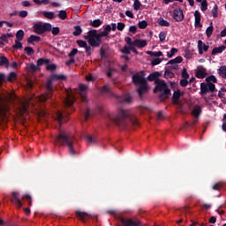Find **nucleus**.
Returning <instances> with one entry per match:
<instances>
[{
	"mask_svg": "<svg viewBox=\"0 0 226 226\" xmlns=\"http://www.w3.org/2000/svg\"><path fill=\"white\" fill-rule=\"evenodd\" d=\"M76 215L81 220V222H86V216H89V215L86 212L76 211Z\"/></svg>",
	"mask_w": 226,
	"mask_h": 226,
	"instance_id": "nucleus-25",
	"label": "nucleus"
},
{
	"mask_svg": "<svg viewBox=\"0 0 226 226\" xmlns=\"http://www.w3.org/2000/svg\"><path fill=\"white\" fill-rule=\"evenodd\" d=\"M182 78L185 79V80H189V79H190V74H189L186 67L183 68Z\"/></svg>",
	"mask_w": 226,
	"mask_h": 226,
	"instance_id": "nucleus-35",
	"label": "nucleus"
},
{
	"mask_svg": "<svg viewBox=\"0 0 226 226\" xmlns=\"http://www.w3.org/2000/svg\"><path fill=\"white\" fill-rule=\"evenodd\" d=\"M102 24H103V21H102L100 19H95V20L90 22V26H92V27H100V26H102Z\"/></svg>",
	"mask_w": 226,
	"mask_h": 226,
	"instance_id": "nucleus-34",
	"label": "nucleus"
},
{
	"mask_svg": "<svg viewBox=\"0 0 226 226\" xmlns=\"http://www.w3.org/2000/svg\"><path fill=\"white\" fill-rule=\"evenodd\" d=\"M80 34H82V27H80V26H74L73 35L80 36Z\"/></svg>",
	"mask_w": 226,
	"mask_h": 226,
	"instance_id": "nucleus-32",
	"label": "nucleus"
},
{
	"mask_svg": "<svg viewBox=\"0 0 226 226\" xmlns=\"http://www.w3.org/2000/svg\"><path fill=\"white\" fill-rule=\"evenodd\" d=\"M55 142L60 146H67L71 156H75V154H79L75 149V144H77L75 136L66 131H60L59 134L55 138Z\"/></svg>",
	"mask_w": 226,
	"mask_h": 226,
	"instance_id": "nucleus-2",
	"label": "nucleus"
},
{
	"mask_svg": "<svg viewBox=\"0 0 226 226\" xmlns=\"http://www.w3.org/2000/svg\"><path fill=\"white\" fill-rule=\"evenodd\" d=\"M12 202H14L15 206L19 208L22 207V201L19 198V192H12Z\"/></svg>",
	"mask_w": 226,
	"mask_h": 226,
	"instance_id": "nucleus-18",
	"label": "nucleus"
},
{
	"mask_svg": "<svg viewBox=\"0 0 226 226\" xmlns=\"http://www.w3.org/2000/svg\"><path fill=\"white\" fill-rule=\"evenodd\" d=\"M10 110V106L0 98V117L4 119L6 113Z\"/></svg>",
	"mask_w": 226,
	"mask_h": 226,
	"instance_id": "nucleus-9",
	"label": "nucleus"
},
{
	"mask_svg": "<svg viewBox=\"0 0 226 226\" xmlns=\"http://www.w3.org/2000/svg\"><path fill=\"white\" fill-rule=\"evenodd\" d=\"M104 30L102 33H99L101 38H103L104 36H109V33L112 31V27L108 25L106 26H103Z\"/></svg>",
	"mask_w": 226,
	"mask_h": 226,
	"instance_id": "nucleus-24",
	"label": "nucleus"
},
{
	"mask_svg": "<svg viewBox=\"0 0 226 226\" xmlns=\"http://www.w3.org/2000/svg\"><path fill=\"white\" fill-rule=\"evenodd\" d=\"M143 82H141L140 87L137 89L139 97L141 98L145 93H147V81L144 76H142Z\"/></svg>",
	"mask_w": 226,
	"mask_h": 226,
	"instance_id": "nucleus-13",
	"label": "nucleus"
},
{
	"mask_svg": "<svg viewBox=\"0 0 226 226\" xmlns=\"http://www.w3.org/2000/svg\"><path fill=\"white\" fill-rule=\"evenodd\" d=\"M222 187H223V183L222 182H217L216 184H215L213 185V189L215 191H221L222 190Z\"/></svg>",
	"mask_w": 226,
	"mask_h": 226,
	"instance_id": "nucleus-41",
	"label": "nucleus"
},
{
	"mask_svg": "<svg viewBox=\"0 0 226 226\" xmlns=\"http://www.w3.org/2000/svg\"><path fill=\"white\" fill-rule=\"evenodd\" d=\"M195 77L197 79H206V77H207V72L206 67H203L202 65L198 67L195 72Z\"/></svg>",
	"mask_w": 226,
	"mask_h": 226,
	"instance_id": "nucleus-15",
	"label": "nucleus"
},
{
	"mask_svg": "<svg viewBox=\"0 0 226 226\" xmlns=\"http://www.w3.org/2000/svg\"><path fill=\"white\" fill-rule=\"evenodd\" d=\"M198 49H199V53L200 55H203L204 53V48H203V41L200 40L198 41Z\"/></svg>",
	"mask_w": 226,
	"mask_h": 226,
	"instance_id": "nucleus-40",
	"label": "nucleus"
},
{
	"mask_svg": "<svg viewBox=\"0 0 226 226\" xmlns=\"http://www.w3.org/2000/svg\"><path fill=\"white\" fill-rule=\"evenodd\" d=\"M122 226H141L139 222H134L132 219L121 218Z\"/></svg>",
	"mask_w": 226,
	"mask_h": 226,
	"instance_id": "nucleus-16",
	"label": "nucleus"
},
{
	"mask_svg": "<svg viewBox=\"0 0 226 226\" xmlns=\"http://www.w3.org/2000/svg\"><path fill=\"white\" fill-rule=\"evenodd\" d=\"M158 77H160V72L158 71H154V72H150L148 74L147 80H149V82H154L156 84V80H158Z\"/></svg>",
	"mask_w": 226,
	"mask_h": 226,
	"instance_id": "nucleus-20",
	"label": "nucleus"
},
{
	"mask_svg": "<svg viewBox=\"0 0 226 226\" xmlns=\"http://www.w3.org/2000/svg\"><path fill=\"white\" fill-rule=\"evenodd\" d=\"M38 70V67L34 64H29L26 65V72H29V73H34Z\"/></svg>",
	"mask_w": 226,
	"mask_h": 226,
	"instance_id": "nucleus-28",
	"label": "nucleus"
},
{
	"mask_svg": "<svg viewBox=\"0 0 226 226\" xmlns=\"http://www.w3.org/2000/svg\"><path fill=\"white\" fill-rule=\"evenodd\" d=\"M157 24L160 26H170V23L169 21H166L165 19H163V18H159Z\"/></svg>",
	"mask_w": 226,
	"mask_h": 226,
	"instance_id": "nucleus-29",
	"label": "nucleus"
},
{
	"mask_svg": "<svg viewBox=\"0 0 226 226\" xmlns=\"http://www.w3.org/2000/svg\"><path fill=\"white\" fill-rule=\"evenodd\" d=\"M201 112H202V107L200 105H196V107H194L192 112V115L194 116V117H196L197 119H199Z\"/></svg>",
	"mask_w": 226,
	"mask_h": 226,
	"instance_id": "nucleus-22",
	"label": "nucleus"
},
{
	"mask_svg": "<svg viewBox=\"0 0 226 226\" xmlns=\"http://www.w3.org/2000/svg\"><path fill=\"white\" fill-rule=\"evenodd\" d=\"M141 3L139 0H135L133 3V8L134 10H139L140 6H141Z\"/></svg>",
	"mask_w": 226,
	"mask_h": 226,
	"instance_id": "nucleus-56",
	"label": "nucleus"
},
{
	"mask_svg": "<svg viewBox=\"0 0 226 226\" xmlns=\"http://www.w3.org/2000/svg\"><path fill=\"white\" fill-rule=\"evenodd\" d=\"M206 82H202L200 84V93L201 96H205V94H207V93H215L216 87L215 84H217L218 79L215 74H210V76H207Z\"/></svg>",
	"mask_w": 226,
	"mask_h": 226,
	"instance_id": "nucleus-4",
	"label": "nucleus"
},
{
	"mask_svg": "<svg viewBox=\"0 0 226 226\" xmlns=\"http://www.w3.org/2000/svg\"><path fill=\"white\" fill-rule=\"evenodd\" d=\"M164 74L166 79H174L175 77V72H173V71H170V69H166Z\"/></svg>",
	"mask_w": 226,
	"mask_h": 226,
	"instance_id": "nucleus-31",
	"label": "nucleus"
},
{
	"mask_svg": "<svg viewBox=\"0 0 226 226\" xmlns=\"http://www.w3.org/2000/svg\"><path fill=\"white\" fill-rule=\"evenodd\" d=\"M213 32H214V26H213V23H210V26H208L206 30L207 37H211Z\"/></svg>",
	"mask_w": 226,
	"mask_h": 226,
	"instance_id": "nucleus-36",
	"label": "nucleus"
},
{
	"mask_svg": "<svg viewBox=\"0 0 226 226\" xmlns=\"http://www.w3.org/2000/svg\"><path fill=\"white\" fill-rule=\"evenodd\" d=\"M102 93H106V94L110 93V85L109 84L104 85L102 88Z\"/></svg>",
	"mask_w": 226,
	"mask_h": 226,
	"instance_id": "nucleus-48",
	"label": "nucleus"
},
{
	"mask_svg": "<svg viewBox=\"0 0 226 226\" xmlns=\"http://www.w3.org/2000/svg\"><path fill=\"white\" fill-rule=\"evenodd\" d=\"M147 54L150 56H162L163 55L162 51H147Z\"/></svg>",
	"mask_w": 226,
	"mask_h": 226,
	"instance_id": "nucleus-33",
	"label": "nucleus"
},
{
	"mask_svg": "<svg viewBox=\"0 0 226 226\" xmlns=\"http://www.w3.org/2000/svg\"><path fill=\"white\" fill-rule=\"evenodd\" d=\"M133 102V98L130 94H126L122 100L123 103H132Z\"/></svg>",
	"mask_w": 226,
	"mask_h": 226,
	"instance_id": "nucleus-37",
	"label": "nucleus"
},
{
	"mask_svg": "<svg viewBox=\"0 0 226 226\" xmlns=\"http://www.w3.org/2000/svg\"><path fill=\"white\" fill-rule=\"evenodd\" d=\"M58 17L62 20H66V17H68V14L65 12V11H60L58 13Z\"/></svg>",
	"mask_w": 226,
	"mask_h": 226,
	"instance_id": "nucleus-46",
	"label": "nucleus"
},
{
	"mask_svg": "<svg viewBox=\"0 0 226 226\" xmlns=\"http://www.w3.org/2000/svg\"><path fill=\"white\" fill-rule=\"evenodd\" d=\"M75 102V94L73 92L66 90V98L64 99V103L67 107H72Z\"/></svg>",
	"mask_w": 226,
	"mask_h": 226,
	"instance_id": "nucleus-11",
	"label": "nucleus"
},
{
	"mask_svg": "<svg viewBox=\"0 0 226 226\" xmlns=\"http://www.w3.org/2000/svg\"><path fill=\"white\" fill-rule=\"evenodd\" d=\"M85 40H87L91 47H100L102 45V36L96 30H90L87 34L85 35Z\"/></svg>",
	"mask_w": 226,
	"mask_h": 226,
	"instance_id": "nucleus-6",
	"label": "nucleus"
},
{
	"mask_svg": "<svg viewBox=\"0 0 226 226\" xmlns=\"http://www.w3.org/2000/svg\"><path fill=\"white\" fill-rule=\"evenodd\" d=\"M55 118L57 120L59 124H63V123H66L68 121L66 118H64V116L63 115V113L61 111H57L56 113Z\"/></svg>",
	"mask_w": 226,
	"mask_h": 226,
	"instance_id": "nucleus-21",
	"label": "nucleus"
},
{
	"mask_svg": "<svg viewBox=\"0 0 226 226\" xmlns=\"http://www.w3.org/2000/svg\"><path fill=\"white\" fill-rule=\"evenodd\" d=\"M29 13L27 12V11H20L19 15L22 18V19H26V17H27Z\"/></svg>",
	"mask_w": 226,
	"mask_h": 226,
	"instance_id": "nucleus-61",
	"label": "nucleus"
},
{
	"mask_svg": "<svg viewBox=\"0 0 226 226\" xmlns=\"http://www.w3.org/2000/svg\"><path fill=\"white\" fill-rule=\"evenodd\" d=\"M194 18H195V23H194L195 27L202 28L201 14L199 10H195Z\"/></svg>",
	"mask_w": 226,
	"mask_h": 226,
	"instance_id": "nucleus-17",
	"label": "nucleus"
},
{
	"mask_svg": "<svg viewBox=\"0 0 226 226\" xmlns=\"http://www.w3.org/2000/svg\"><path fill=\"white\" fill-rule=\"evenodd\" d=\"M54 80H66V76L63 74H52L50 79L46 83L45 94H41L37 98L34 95L28 99H18V109L21 116H24V114L27 113V105H29V103L34 105V102H43L52 98V93L54 92V85H52V82H54Z\"/></svg>",
	"mask_w": 226,
	"mask_h": 226,
	"instance_id": "nucleus-1",
	"label": "nucleus"
},
{
	"mask_svg": "<svg viewBox=\"0 0 226 226\" xmlns=\"http://www.w3.org/2000/svg\"><path fill=\"white\" fill-rule=\"evenodd\" d=\"M166 37H167V32H160L159 39L161 42H164Z\"/></svg>",
	"mask_w": 226,
	"mask_h": 226,
	"instance_id": "nucleus-49",
	"label": "nucleus"
},
{
	"mask_svg": "<svg viewBox=\"0 0 226 226\" xmlns=\"http://www.w3.org/2000/svg\"><path fill=\"white\" fill-rule=\"evenodd\" d=\"M21 41L16 40L15 44L12 46V49H22V42Z\"/></svg>",
	"mask_w": 226,
	"mask_h": 226,
	"instance_id": "nucleus-55",
	"label": "nucleus"
},
{
	"mask_svg": "<svg viewBox=\"0 0 226 226\" xmlns=\"http://www.w3.org/2000/svg\"><path fill=\"white\" fill-rule=\"evenodd\" d=\"M34 30L36 34H43L46 31L52 30V25L50 23H37L34 26Z\"/></svg>",
	"mask_w": 226,
	"mask_h": 226,
	"instance_id": "nucleus-7",
	"label": "nucleus"
},
{
	"mask_svg": "<svg viewBox=\"0 0 226 226\" xmlns=\"http://www.w3.org/2000/svg\"><path fill=\"white\" fill-rule=\"evenodd\" d=\"M132 51H133V53H136V55H139V51L136 48V44H135V41H132Z\"/></svg>",
	"mask_w": 226,
	"mask_h": 226,
	"instance_id": "nucleus-62",
	"label": "nucleus"
},
{
	"mask_svg": "<svg viewBox=\"0 0 226 226\" xmlns=\"http://www.w3.org/2000/svg\"><path fill=\"white\" fill-rule=\"evenodd\" d=\"M87 86L85 84L79 85V89L78 93L81 96L82 102H87Z\"/></svg>",
	"mask_w": 226,
	"mask_h": 226,
	"instance_id": "nucleus-14",
	"label": "nucleus"
},
{
	"mask_svg": "<svg viewBox=\"0 0 226 226\" xmlns=\"http://www.w3.org/2000/svg\"><path fill=\"white\" fill-rule=\"evenodd\" d=\"M226 49V46H219L218 48H214L212 49V55H216L217 53H222Z\"/></svg>",
	"mask_w": 226,
	"mask_h": 226,
	"instance_id": "nucleus-26",
	"label": "nucleus"
},
{
	"mask_svg": "<svg viewBox=\"0 0 226 226\" xmlns=\"http://www.w3.org/2000/svg\"><path fill=\"white\" fill-rule=\"evenodd\" d=\"M117 28L120 32H123V30H124V28H125V24L124 23H117Z\"/></svg>",
	"mask_w": 226,
	"mask_h": 226,
	"instance_id": "nucleus-60",
	"label": "nucleus"
},
{
	"mask_svg": "<svg viewBox=\"0 0 226 226\" xmlns=\"http://www.w3.org/2000/svg\"><path fill=\"white\" fill-rule=\"evenodd\" d=\"M6 64H10V61L5 57L4 55L0 56V66H4Z\"/></svg>",
	"mask_w": 226,
	"mask_h": 226,
	"instance_id": "nucleus-30",
	"label": "nucleus"
},
{
	"mask_svg": "<svg viewBox=\"0 0 226 226\" xmlns=\"http://www.w3.org/2000/svg\"><path fill=\"white\" fill-rule=\"evenodd\" d=\"M115 124H118L119 126H128L129 124L139 126V123L137 117L132 115L130 110L120 109L117 112V117H115Z\"/></svg>",
	"mask_w": 226,
	"mask_h": 226,
	"instance_id": "nucleus-3",
	"label": "nucleus"
},
{
	"mask_svg": "<svg viewBox=\"0 0 226 226\" xmlns=\"http://www.w3.org/2000/svg\"><path fill=\"white\" fill-rule=\"evenodd\" d=\"M218 72L222 79H226V65H221V67L218 69Z\"/></svg>",
	"mask_w": 226,
	"mask_h": 226,
	"instance_id": "nucleus-27",
	"label": "nucleus"
},
{
	"mask_svg": "<svg viewBox=\"0 0 226 226\" xmlns=\"http://www.w3.org/2000/svg\"><path fill=\"white\" fill-rule=\"evenodd\" d=\"M28 43H33L34 41H40V36H36V35H31L28 38Z\"/></svg>",
	"mask_w": 226,
	"mask_h": 226,
	"instance_id": "nucleus-43",
	"label": "nucleus"
},
{
	"mask_svg": "<svg viewBox=\"0 0 226 226\" xmlns=\"http://www.w3.org/2000/svg\"><path fill=\"white\" fill-rule=\"evenodd\" d=\"M155 85L156 87L154 89V93H161L159 98L162 102L167 100L171 95L170 87L167 86L166 82H164V79H160V76L155 80Z\"/></svg>",
	"mask_w": 226,
	"mask_h": 226,
	"instance_id": "nucleus-5",
	"label": "nucleus"
},
{
	"mask_svg": "<svg viewBox=\"0 0 226 226\" xmlns=\"http://www.w3.org/2000/svg\"><path fill=\"white\" fill-rule=\"evenodd\" d=\"M14 79H17V73L15 72H11L9 74V77H6L7 82H11V80H13Z\"/></svg>",
	"mask_w": 226,
	"mask_h": 226,
	"instance_id": "nucleus-47",
	"label": "nucleus"
},
{
	"mask_svg": "<svg viewBox=\"0 0 226 226\" xmlns=\"http://www.w3.org/2000/svg\"><path fill=\"white\" fill-rule=\"evenodd\" d=\"M25 52L27 54V56H33L34 54V49L31 47L25 48Z\"/></svg>",
	"mask_w": 226,
	"mask_h": 226,
	"instance_id": "nucleus-52",
	"label": "nucleus"
},
{
	"mask_svg": "<svg viewBox=\"0 0 226 226\" xmlns=\"http://www.w3.org/2000/svg\"><path fill=\"white\" fill-rule=\"evenodd\" d=\"M3 82H7L4 73H0V86H3Z\"/></svg>",
	"mask_w": 226,
	"mask_h": 226,
	"instance_id": "nucleus-57",
	"label": "nucleus"
},
{
	"mask_svg": "<svg viewBox=\"0 0 226 226\" xmlns=\"http://www.w3.org/2000/svg\"><path fill=\"white\" fill-rule=\"evenodd\" d=\"M173 18L177 22L184 21L185 16L182 8H175L173 10Z\"/></svg>",
	"mask_w": 226,
	"mask_h": 226,
	"instance_id": "nucleus-10",
	"label": "nucleus"
},
{
	"mask_svg": "<svg viewBox=\"0 0 226 226\" xmlns=\"http://www.w3.org/2000/svg\"><path fill=\"white\" fill-rule=\"evenodd\" d=\"M134 44L136 45V48H146V46H147V41L141 39H135Z\"/></svg>",
	"mask_w": 226,
	"mask_h": 226,
	"instance_id": "nucleus-23",
	"label": "nucleus"
},
{
	"mask_svg": "<svg viewBox=\"0 0 226 226\" xmlns=\"http://www.w3.org/2000/svg\"><path fill=\"white\" fill-rule=\"evenodd\" d=\"M132 37H125V42L128 44L129 51L131 53L132 46Z\"/></svg>",
	"mask_w": 226,
	"mask_h": 226,
	"instance_id": "nucleus-50",
	"label": "nucleus"
},
{
	"mask_svg": "<svg viewBox=\"0 0 226 226\" xmlns=\"http://www.w3.org/2000/svg\"><path fill=\"white\" fill-rule=\"evenodd\" d=\"M181 62H183V56H178L175 58H172L171 60H169V62H167V65H169V67H171L172 69H177L178 64H180Z\"/></svg>",
	"mask_w": 226,
	"mask_h": 226,
	"instance_id": "nucleus-12",
	"label": "nucleus"
},
{
	"mask_svg": "<svg viewBox=\"0 0 226 226\" xmlns=\"http://www.w3.org/2000/svg\"><path fill=\"white\" fill-rule=\"evenodd\" d=\"M132 82L136 86L139 84L141 86V82H144L143 76L139 74V72H136L135 74L132 75Z\"/></svg>",
	"mask_w": 226,
	"mask_h": 226,
	"instance_id": "nucleus-19",
	"label": "nucleus"
},
{
	"mask_svg": "<svg viewBox=\"0 0 226 226\" xmlns=\"http://www.w3.org/2000/svg\"><path fill=\"white\" fill-rule=\"evenodd\" d=\"M16 38L19 41L24 40V30L18 31L17 34H16Z\"/></svg>",
	"mask_w": 226,
	"mask_h": 226,
	"instance_id": "nucleus-44",
	"label": "nucleus"
},
{
	"mask_svg": "<svg viewBox=\"0 0 226 226\" xmlns=\"http://www.w3.org/2000/svg\"><path fill=\"white\" fill-rule=\"evenodd\" d=\"M77 43L79 47H82L83 49H85V47H87V42H86L85 41H77Z\"/></svg>",
	"mask_w": 226,
	"mask_h": 226,
	"instance_id": "nucleus-59",
	"label": "nucleus"
},
{
	"mask_svg": "<svg viewBox=\"0 0 226 226\" xmlns=\"http://www.w3.org/2000/svg\"><path fill=\"white\" fill-rule=\"evenodd\" d=\"M181 87H187L189 86L190 82L189 79H185V78H182L179 82Z\"/></svg>",
	"mask_w": 226,
	"mask_h": 226,
	"instance_id": "nucleus-39",
	"label": "nucleus"
},
{
	"mask_svg": "<svg viewBox=\"0 0 226 226\" xmlns=\"http://www.w3.org/2000/svg\"><path fill=\"white\" fill-rule=\"evenodd\" d=\"M138 26H139V28H140L141 30H144L147 26V21H139Z\"/></svg>",
	"mask_w": 226,
	"mask_h": 226,
	"instance_id": "nucleus-53",
	"label": "nucleus"
},
{
	"mask_svg": "<svg viewBox=\"0 0 226 226\" xmlns=\"http://www.w3.org/2000/svg\"><path fill=\"white\" fill-rule=\"evenodd\" d=\"M122 53H124L125 55H130V49L128 46H124V48L121 49Z\"/></svg>",
	"mask_w": 226,
	"mask_h": 226,
	"instance_id": "nucleus-63",
	"label": "nucleus"
},
{
	"mask_svg": "<svg viewBox=\"0 0 226 226\" xmlns=\"http://www.w3.org/2000/svg\"><path fill=\"white\" fill-rule=\"evenodd\" d=\"M162 63V58H160V56H156V58H154V60H152L151 64L152 65H158V64Z\"/></svg>",
	"mask_w": 226,
	"mask_h": 226,
	"instance_id": "nucleus-54",
	"label": "nucleus"
},
{
	"mask_svg": "<svg viewBox=\"0 0 226 226\" xmlns=\"http://www.w3.org/2000/svg\"><path fill=\"white\" fill-rule=\"evenodd\" d=\"M224 93H226V89H225V87H222V88L221 89V91H219V93H218L219 98H223Z\"/></svg>",
	"mask_w": 226,
	"mask_h": 226,
	"instance_id": "nucleus-64",
	"label": "nucleus"
},
{
	"mask_svg": "<svg viewBox=\"0 0 226 226\" xmlns=\"http://www.w3.org/2000/svg\"><path fill=\"white\" fill-rule=\"evenodd\" d=\"M177 51H178L177 48H172L170 49V51H168L167 56H169V58H172V56H174V55H176V53H177Z\"/></svg>",
	"mask_w": 226,
	"mask_h": 226,
	"instance_id": "nucleus-42",
	"label": "nucleus"
},
{
	"mask_svg": "<svg viewBox=\"0 0 226 226\" xmlns=\"http://www.w3.org/2000/svg\"><path fill=\"white\" fill-rule=\"evenodd\" d=\"M15 98H17V96L14 94H8L5 97V100L13 101Z\"/></svg>",
	"mask_w": 226,
	"mask_h": 226,
	"instance_id": "nucleus-58",
	"label": "nucleus"
},
{
	"mask_svg": "<svg viewBox=\"0 0 226 226\" xmlns=\"http://www.w3.org/2000/svg\"><path fill=\"white\" fill-rule=\"evenodd\" d=\"M42 15L43 17H45L46 19H49L50 20L54 19V12L52 11H43Z\"/></svg>",
	"mask_w": 226,
	"mask_h": 226,
	"instance_id": "nucleus-38",
	"label": "nucleus"
},
{
	"mask_svg": "<svg viewBox=\"0 0 226 226\" xmlns=\"http://www.w3.org/2000/svg\"><path fill=\"white\" fill-rule=\"evenodd\" d=\"M185 93L177 89L173 93L172 102L174 105H178V107H183V103L181 102V96H184Z\"/></svg>",
	"mask_w": 226,
	"mask_h": 226,
	"instance_id": "nucleus-8",
	"label": "nucleus"
},
{
	"mask_svg": "<svg viewBox=\"0 0 226 226\" xmlns=\"http://www.w3.org/2000/svg\"><path fill=\"white\" fill-rule=\"evenodd\" d=\"M207 6H208L207 1V0H202L201 1V6H200L202 11H205L206 10H207Z\"/></svg>",
	"mask_w": 226,
	"mask_h": 226,
	"instance_id": "nucleus-51",
	"label": "nucleus"
},
{
	"mask_svg": "<svg viewBox=\"0 0 226 226\" xmlns=\"http://www.w3.org/2000/svg\"><path fill=\"white\" fill-rule=\"evenodd\" d=\"M218 10H219V6L218 4H215L212 8V15L213 17H218Z\"/></svg>",
	"mask_w": 226,
	"mask_h": 226,
	"instance_id": "nucleus-45",
	"label": "nucleus"
}]
</instances>
